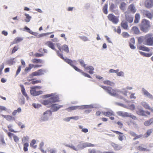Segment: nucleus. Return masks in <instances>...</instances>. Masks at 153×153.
Here are the masks:
<instances>
[{"label": "nucleus", "mask_w": 153, "mask_h": 153, "mask_svg": "<svg viewBox=\"0 0 153 153\" xmlns=\"http://www.w3.org/2000/svg\"><path fill=\"white\" fill-rule=\"evenodd\" d=\"M137 42L139 44L147 46H153V34L149 33L144 36L137 38Z\"/></svg>", "instance_id": "nucleus-1"}, {"label": "nucleus", "mask_w": 153, "mask_h": 153, "mask_svg": "<svg viewBox=\"0 0 153 153\" xmlns=\"http://www.w3.org/2000/svg\"><path fill=\"white\" fill-rule=\"evenodd\" d=\"M58 55L61 58L64 59V61L67 63L68 64L71 65L73 68L77 71L81 73L82 75L85 76L87 77L88 78H91V77L88 74L82 72V70L79 69L75 65L77 64V63L75 61H72L69 59L66 58L64 59L62 54L59 53V51H56Z\"/></svg>", "instance_id": "nucleus-2"}, {"label": "nucleus", "mask_w": 153, "mask_h": 153, "mask_svg": "<svg viewBox=\"0 0 153 153\" xmlns=\"http://www.w3.org/2000/svg\"><path fill=\"white\" fill-rule=\"evenodd\" d=\"M150 26V21L146 19H144L141 22L140 29L143 32L146 33L148 31Z\"/></svg>", "instance_id": "nucleus-3"}, {"label": "nucleus", "mask_w": 153, "mask_h": 153, "mask_svg": "<svg viewBox=\"0 0 153 153\" xmlns=\"http://www.w3.org/2000/svg\"><path fill=\"white\" fill-rule=\"evenodd\" d=\"M59 101V98L56 96H53L46 100H44L42 101L41 103L43 105H46L51 106L53 103Z\"/></svg>", "instance_id": "nucleus-4"}, {"label": "nucleus", "mask_w": 153, "mask_h": 153, "mask_svg": "<svg viewBox=\"0 0 153 153\" xmlns=\"http://www.w3.org/2000/svg\"><path fill=\"white\" fill-rule=\"evenodd\" d=\"M103 89L105 90L109 94L113 96H117V91L116 90L112 89L110 87H106L105 86H101Z\"/></svg>", "instance_id": "nucleus-5"}, {"label": "nucleus", "mask_w": 153, "mask_h": 153, "mask_svg": "<svg viewBox=\"0 0 153 153\" xmlns=\"http://www.w3.org/2000/svg\"><path fill=\"white\" fill-rule=\"evenodd\" d=\"M108 18L109 21L115 24H117L119 22V17L116 16L112 14H109Z\"/></svg>", "instance_id": "nucleus-6"}, {"label": "nucleus", "mask_w": 153, "mask_h": 153, "mask_svg": "<svg viewBox=\"0 0 153 153\" xmlns=\"http://www.w3.org/2000/svg\"><path fill=\"white\" fill-rule=\"evenodd\" d=\"M38 88L39 87L38 86H35L31 88V89L30 91L31 94L33 96H36L42 94V91H36V88Z\"/></svg>", "instance_id": "nucleus-7"}, {"label": "nucleus", "mask_w": 153, "mask_h": 153, "mask_svg": "<svg viewBox=\"0 0 153 153\" xmlns=\"http://www.w3.org/2000/svg\"><path fill=\"white\" fill-rule=\"evenodd\" d=\"M52 114V112L50 110H48L44 112L42 117L41 118V120L44 121L48 119L49 117L51 116Z\"/></svg>", "instance_id": "nucleus-8"}, {"label": "nucleus", "mask_w": 153, "mask_h": 153, "mask_svg": "<svg viewBox=\"0 0 153 153\" xmlns=\"http://www.w3.org/2000/svg\"><path fill=\"white\" fill-rule=\"evenodd\" d=\"M137 113L139 115L145 117H147L148 115H149L150 114V112L145 111L141 109L138 110L137 111Z\"/></svg>", "instance_id": "nucleus-9"}, {"label": "nucleus", "mask_w": 153, "mask_h": 153, "mask_svg": "<svg viewBox=\"0 0 153 153\" xmlns=\"http://www.w3.org/2000/svg\"><path fill=\"white\" fill-rule=\"evenodd\" d=\"M144 6L148 9H150L153 7V0H145Z\"/></svg>", "instance_id": "nucleus-10"}, {"label": "nucleus", "mask_w": 153, "mask_h": 153, "mask_svg": "<svg viewBox=\"0 0 153 153\" xmlns=\"http://www.w3.org/2000/svg\"><path fill=\"white\" fill-rule=\"evenodd\" d=\"M56 104H54L53 103L51 104V106H48V107H51L53 109V111H57L59 108L63 106L62 105H58L56 106L57 105Z\"/></svg>", "instance_id": "nucleus-11"}, {"label": "nucleus", "mask_w": 153, "mask_h": 153, "mask_svg": "<svg viewBox=\"0 0 153 153\" xmlns=\"http://www.w3.org/2000/svg\"><path fill=\"white\" fill-rule=\"evenodd\" d=\"M102 114L103 115L109 117L111 116H114V113L111 110L108 111L106 112H102Z\"/></svg>", "instance_id": "nucleus-12"}, {"label": "nucleus", "mask_w": 153, "mask_h": 153, "mask_svg": "<svg viewBox=\"0 0 153 153\" xmlns=\"http://www.w3.org/2000/svg\"><path fill=\"white\" fill-rule=\"evenodd\" d=\"M113 131L116 134L119 135L118 139L122 141L123 140V138L125 137V136L123 133L116 131Z\"/></svg>", "instance_id": "nucleus-13"}, {"label": "nucleus", "mask_w": 153, "mask_h": 153, "mask_svg": "<svg viewBox=\"0 0 153 153\" xmlns=\"http://www.w3.org/2000/svg\"><path fill=\"white\" fill-rule=\"evenodd\" d=\"M1 116L5 118L7 120L9 121H11L15 120V118L14 117L10 115H4L1 114Z\"/></svg>", "instance_id": "nucleus-14"}, {"label": "nucleus", "mask_w": 153, "mask_h": 153, "mask_svg": "<svg viewBox=\"0 0 153 153\" xmlns=\"http://www.w3.org/2000/svg\"><path fill=\"white\" fill-rule=\"evenodd\" d=\"M143 94L149 98L151 99H153V96L149 93L145 89L143 90Z\"/></svg>", "instance_id": "nucleus-15"}, {"label": "nucleus", "mask_w": 153, "mask_h": 153, "mask_svg": "<svg viewBox=\"0 0 153 153\" xmlns=\"http://www.w3.org/2000/svg\"><path fill=\"white\" fill-rule=\"evenodd\" d=\"M45 45L53 50H55L54 45L51 41H48L45 43Z\"/></svg>", "instance_id": "nucleus-16"}, {"label": "nucleus", "mask_w": 153, "mask_h": 153, "mask_svg": "<svg viewBox=\"0 0 153 153\" xmlns=\"http://www.w3.org/2000/svg\"><path fill=\"white\" fill-rule=\"evenodd\" d=\"M153 123V118L145 121L144 124L145 126H149Z\"/></svg>", "instance_id": "nucleus-17"}, {"label": "nucleus", "mask_w": 153, "mask_h": 153, "mask_svg": "<svg viewBox=\"0 0 153 153\" xmlns=\"http://www.w3.org/2000/svg\"><path fill=\"white\" fill-rule=\"evenodd\" d=\"M23 40V38L21 37H17L15 38L13 41L11 43V45L17 44Z\"/></svg>", "instance_id": "nucleus-18"}, {"label": "nucleus", "mask_w": 153, "mask_h": 153, "mask_svg": "<svg viewBox=\"0 0 153 153\" xmlns=\"http://www.w3.org/2000/svg\"><path fill=\"white\" fill-rule=\"evenodd\" d=\"M128 10L133 13H135L136 11L134 5L133 4H131L129 6Z\"/></svg>", "instance_id": "nucleus-19"}, {"label": "nucleus", "mask_w": 153, "mask_h": 153, "mask_svg": "<svg viewBox=\"0 0 153 153\" xmlns=\"http://www.w3.org/2000/svg\"><path fill=\"white\" fill-rule=\"evenodd\" d=\"M141 104L145 108L148 109L150 110H152V108H151L149 105L146 102H141Z\"/></svg>", "instance_id": "nucleus-20"}, {"label": "nucleus", "mask_w": 153, "mask_h": 153, "mask_svg": "<svg viewBox=\"0 0 153 153\" xmlns=\"http://www.w3.org/2000/svg\"><path fill=\"white\" fill-rule=\"evenodd\" d=\"M138 48L140 50H141L146 52H149L150 51V49L149 48L145 46H141L139 47Z\"/></svg>", "instance_id": "nucleus-21"}, {"label": "nucleus", "mask_w": 153, "mask_h": 153, "mask_svg": "<svg viewBox=\"0 0 153 153\" xmlns=\"http://www.w3.org/2000/svg\"><path fill=\"white\" fill-rule=\"evenodd\" d=\"M144 14L147 17L150 19H152L153 17L152 14L149 11L146 10L144 12Z\"/></svg>", "instance_id": "nucleus-22"}, {"label": "nucleus", "mask_w": 153, "mask_h": 153, "mask_svg": "<svg viewBox=\"0 0 153 153\" xmlns=\"http://www.w3.org/2000/svg\"><path fill=\"white\" fill-rule=\"evenodd\" d=\"M121 27L124 29H127L128 27V25L127 22L125 21H122L121 23Z\"/></svg>", "instance_id": "nucleus-23"}, {"label": "nucleus", "mask_w": 153, "mask_h": 153, "mask_svg": "<svg viewBox=\"0 0 153 153\" xmlns=\"http://www.w3.org/2000/svg\"><path fill=\"white\" fill-rule=\"evenodd\" d=\"M31 62L33 63H43V62L42 60L38 59H33L31 60Z\"/></svg>", "instance_id": "nucleus-24"}, {"label": "nucleus", "mask_w": 153, "mask_h": 153, "mask_svg": "<svg viewBox=\"0 0 153 153\" xmlns=\"http://www.w3.org/2000/svg\"><path fill=\"white\" fill-rule=\"evenodd\" d=\"M140 19V15L139 13H136L135 16V19L134 20V23H137L139 22V21Z\"/></svg>", "instance_id": "nucleus-25"}, {"label": "nucleus", "mask_w": 153, "mask_h": 153, "mask_svg": "<svg viewBox=\"0 0 153 153\" xmlns=\"http://www.w3.org/2000/svg\"><path fill=\"white\" fill-rule=\"evenodd\" d=\"M142 144L141 145L139 146H138L137 147V149L139 151H144V152H146V151H149V150L148 149H147L146 148L143 147L142 146Z\"/></svg>", "instance_id": "nucleus-26"}, {"label": "nucleus", "mask_w": 153, "mask_h": 153, "mask_svg": "<svg viewBox=\"0 0 153 153\" xmlns=\"http://www.w3.org/2000/svg\"><path fill=\"white\" fill-rule=\"evenodd\" d=\"M85 69L87 70H89V73L90 74H92L94 73V72L93 71H94V69L93 67L89 66L85 68Z\"/></svg>", "instance_id": "nucleus-27"}, {"label": "nucleus", "mask_w": 153, "mask_h": 153, "mask_svg": "<svg viewBox=\"0 0 153 153\" xmlns=\"http://www.w3.org/2000/svg\"><path fill=\"white\" fill-rule=\"evenodd\" d=\"M132 30L136 34H139L140 33V31L138 28L136 26L133 27L132 28Z\"/></svg>", "instance_id": "nucleus-28"}, {"label": "nucleus", "mask_w": 153, "mask_h": 153, "mask_svg": "<svg viewBox=\"0 0 153 153\" xmlns=\"http://www.w3.org/2000/svg\"><path fill=\"white\" fill-rule=\"evenodd\" d=\"M152 129H150L147 130L146 133L144 135L145 137L146 138L148 137L152 133Z\"/></svg>", "instance_id": "nucleus-29"}, {"label": "nucleus", "mask_w": 153, "mask_h": 153, "mask_svg": "<svg viewBox=\"0 0 153 153\" xmlns=\"http://www.w3.org/2000/svg\"><path fill=\"white\" fill-rule=\"evenodd\" d=\"M33 68L32 64H29L28 67L25 68V72L26 73H27L28 72L30 71L31 69Z\"/></svg>", "instance_id": "nucleus-30"}, {"label": "nucleus", "mask_w": 153, "mask_h": 153, "mask_svg": "<svg viewBox=\"0 0 153 153\" xmlns=\"http://www.w3.org/2000/svg\"><path fill=\"white\" fill-rule=\"evenodd\" d=\"M25 15L26 17V18L25 19V21L26 22H29L31 18V17L30 16L29 14L26 13L25 14Z\"/></svg>", "instance_id": "nucleus-31"}, {"label": "nucleus", "mask_w": 153, "mask_h": 153, "mask_svg": "<svg viewBox=\"0 0 153 153\" xmlns=\"http://www.w3.org/2000/svg\"><path fill=\"white\" fill-rule=\"evenodd\" d=\"M20 86L21 88V92H22V93L25 97H27V95L25 91V90L23 85H21Z\"/></svg>", "instance_id": "nucleus-32"}, {"label": "nucleus", "mask_w": 153, "mask_h": 153, "mask_svg": "<svg viewBox=\"0 0 153 153\" xmlns=\"http://www.w3.org/2000/svg\"><path fill=\"white\" fill-rule=\"evenodd\" d=\"M62 50H64L67 53H68L69 52V50L68 47L66 45H63L62 49Z\"/></svg>", "instance_id": "nucleus-33"}, {"label": "nucleus", "mask_w": 153, "mask_h": 153, "mask_svg": "<svg viewBox=\"0 0 153 153\" xmlns=\"http://www.w3.org/2000/svg\"><path fill=\"white\" fill-rule=\"evenodd\" d=\"M21 109L20 108H18L17 110H15L13 111V112L12 113V115L13 116H15L16 115L17 113H19L21 112Z\"/></svg>", "instance_id": "nucleus-34"}, {"label": "nucleus", "mask_w": 153, "mask_h": 153, "mask_svg": "<svg viewBox=\"0 0 153 153\" xmlns=\"http://www.w3.org/2000/svg\"><path fill=\"white\" fill-rule=\"evenodd\" d=\"M126 5V3L124 2H122L121 3L120 8L121 10H124Z\"/></svg>", "instance_id": "nucleus-35"}, {"label": "nucleus", "mask_w": 153, "mask_h": 153, "mask_svg": "<svg viewBox=\"0 0 153 153\" xmlns=\"http://www.w3.org/2000/svg\"><path fill=\"white\" fill-rule=\"evenodd\" d=\"M122 35L124 38H128L130 36V35L126 32H123L122 33Z\"/></svg>", "instance_id": "nucleus-36"}, {"label": "nucleus", "mask_w": 153, "mask_h": 153, "mask_svg": "<svg viewBox=\"0 0 153 153\" xmlns=\"http://www.w3.org/2000/svg\"><path fill=\"white\" fill-rule=\"evenodd\" d=\"M111 144L114 149L117 150L118 148L119 145L118 144L113 142L111 143Z\"/></svg>", "instance_id": "nucleus-37"}, {"label": "nucleus", "mask_w": 153, "mask_h": 153, "mask_svg": "<svg viewBox=\"0 0 153 153\" xmlns=\"http://www.w3.org/2000/svg\"><path fill=\"white\" fill-rule=\"evenodd\" d=\"M37 72L38 74H39L38 75L40 76L44 74L45 71L44 69H42L38 70Z\"/></svg>", "instance_id": "nucleus-38"}, {"label": "nucleus", "mask_w": 153, "mask_h": 153, "mask_svg": "<svg viewBox=\"0 0 153 153\" xmlns=\"http://www.w3.org/2000/svg\"><path fill=\"white\" fill-rule=\"evenodd\" d=\"M107 8L108 4H105L104 7H103V13L105 14H107L108 13Z\"/></svg>", "instance_id": "nucleus-39"}, {"label": "nucleus", "mask_w": 153, "mask_h": 153, "mask_svg": "<svg viewBox=\"0 0 153 153\" xmlns=\"http://www.w3.org/2000/svg\"><path fill=\"white\" fill-rule=\"evenodd\" d=\"M78 107H79L78 106H72L68 108L67 109L69 111H70L71 110H76L78 108Z\"/></svg>", "instance_id": "nucleus-40"}, {"label": "nucleus", "mask_w": 153, "mask_h": 153, "mask_svg": "<svg viewBox=\"0 0 153 153\" xmlns=\"http://www.w3.org/2000/svg\"><path fill=\"white\" fill-rule=\"evenodd\" d=\"M103 83L107 85H112V84H113V83L110 81L109 80H105L103 81Z\"/></svg>", "instance_id": "nucleus-41"}, {"label": "nucleus", "mask_w": 153, "mask_h": 153, "mask_svg": "<svg viewBox=\"0 0 153 153\" xmlns=\"http://www.w3.org/2000/svg\"><path fill=\"white\" fill-rule=\"evenodd\" d=\"M29 146L28 143H26L24 144L23 150L25 152H26L28 150L27 147Z\"/></svg>", "instance_id": "nucleus-42"}, {"label": "nucleus", "mask_w": 153, "mask_h": 153, "mask_svg": "<svg viewBox=\"0 0 153 153\" xmlns=\"http://www.w3.org/2000/svg\"><path fill=\"white\" fill-rule=\"evenodd\" d=\"M79 62L81 65L84 68H86V65L85 64L84 61L82 59H79Z\"/></svg>", "instance_id": "nucleus-43"}, {"label": "nucleus", "mask_w": 153, "mask_h": 153, "mask_svg": "<svg viewBox=\"0 0 153 153\" xmlns=\"http://www.w3.org/2000/svg\"><path fill=\"white\" fill-rule=\"evenodd\" d=\"M126 19L129 23H131L133 22V19L132 17H126Z\"/></svg>", "instance_id": "nucleus-44"}, {"label": "nucleus", "mask_w": 153, "mask_h": 153, "mask_svg": "<svg viewBox=\"0 0 153 153\" xmlns=\"http://www.w3.org/2000/svg\"><path fill=\"white\" fill-rule=\"evenodd\" d=\"M143 136V135L140 134L139 135H137V134L136 135V136H135L133 139V140H135L137 139H139L141 137H142Z\"/></svg>", "instance_id": "nucleus-45"}, {"label": "nucleus", "mask_w": 153, "mask_h": 153, "mask_svg": "<svg viewBox=\"0 0 153 153\" xmlns=\"http://www.w3.org/2000/svg\"><path fill=\"white\" fill-rule=\"evenodd\" d=\"M39 74H38L37 71L34 72H33L30 75V76L31 77H33L35 76H39Z\"/></svg>", "instance_id": "nucleus-46"}, {"label": "nucleus", "mask_w": 153, "mask_h": 153, "mask_svg": "<svg viewBox=\"0 0 153 153\" xmlns=\"http://www.w3.org/2000/svg\"><path fill=\"white\" fill-rule=\"evenodd\" d=\"M13 63V60L12 59H9L7 61V64L12 65Z\"/></svg>", "instance_id": "nucleus-47"}, {"label": "nucleus", "mask_w": 153, "mask_h": 153, "mask_svg": "<svg viewBox=\"0 0 153 153\" xmlns=\"http://www.w3.org/2000/svg\"><path fill=\"white\" fill-rule=\"evenodd\" d=\"M18 48L17 46H15L14 47L12 50V53H14L18 50Z\"/></svg>", "instance_id": "nucleus-48"}, {"label": "nucleus", "mask_w": 153, "mask_h": 153, "mask_svg": "<svg viewBox=\"0 0 153 153\" xmlns=\"http://www.w3.org/2000/svg\"><path fill=\"white\" fill-rule=\"evenodd\" d=\"M85 146L86 147H94V144L89 143H86Z\"/></svg>", "instance_id": "nucleus-49"}, {"label": "nucleus", "mask_w": 153, "mask_h": 153, "mask_svg": "<svg viewBox=\"0 0 153 153\" xmlns=\"http://www.w3.org/2000/svg\"><path fill=\"white\" fill-rule=\"evenodd\" d=\"M4 63H2L1 65H0V75H1L2 73V71L4 68Z\"/></svg>", "instance_id": "nucleus-50"}, {"label": "nucleus", "mask_w": 153, "mask_h": 153, "mask_svg": "<svg viewBox=\"0 0 153 153\" xmlns=\"http://www.w3.org/2000/svg\"><path fill=\"white\" fill-rule=\"evenodd\" d=\"M11 126L10 125H9L7 127L8 128H9V131H10L13 132H16V131H15L13 129L11 128Z\"/></svg>", "instance_id": "nucleus-51"}, {"label": "nucleus", "mask_w": 153, "mask_h": 153, "mask_svg": "<svg viewBox=\"0 0 153 153\" xmlns=\"http://www.w3.org/2000/svg\"><path fill=\"white\" fill-rule=\"evenodd\" d=\"M79 118V117L78 116H75V117H72L68 118V120L69 121L71 119H74L76 120H78Z\"/></svg>", "instance_id": "nucleus-52"}, {"label": "nucleus", "mask_w": 153, "mask_h": 153, "mask_svg": "<svg viewBox=\"0 0 153 153\" xmlns=\"http://www.w3.org/2000/svg\"><path fill=\"white\" fill-rule=\"evenodd\" d=\"M36 57H41L43 56V54L42 53H36L34 55Z\"/></svg>", "instance_id": "nucleus-53"}, {"label": "nucleus", "mask_w": 153, "mask_h": 153, "mask_svg": "<svg viewBox=\"0 0 153 153\" xmlns=\"http://www.w3.org/2000/svg\"><path fill=\"white\" fill-rule=\"evenodd\" d=\"M32 65L33 68H39L42 66V65H33L32 64Z\"/></svg>", "instance_id": "nucleus-54"}, {"label": "nucleus", "mask_w": 153, "mask_h": 153, "mask_svg": "<svg viewBox=\"0 0 153 153\" xmlns=\"http://www.w3.org/2000/svg\"><path fill=\"white\" fill-rule=\"evenodd\" d=\"M115 31L117 32L118 34H120L121 32V30L120 26H118L116 30V29H114Z\"/></svg>", "instance_id": "nucleus-55"}, {"label": "nucleus", "mask_w": 153, "mask_h": 153, "mask_svg": "<svg viewBox=\"0 0 153 153\" xmlns=\"http://www.w3.org/2000/svg\"><path fill=\"white\" fill-rule=\"evenodd\" d=\"M21 70V66H20L19 67L18 69H17L16 73V76H17L19 73H20V71Z\"/></svg>", "instance_id": "nucleus-56"}, {"label": "nucleus", "mask_w": 153, "mask_h": 153, "mask_svg": "<svg viewBox=\"0 0 153 153\" xmlns=\"http://www.w3.org/2000/svg\"><path fill=\"white\" fill-rule=\"evenodd\" d=\"M131 116V114L128 112H124L123 117H130Z\"/></svg>", "instance_id": "nucleus-57"}, {"label": "nucleus", "mask_w": 153, "mask_h": 153, "mask_svg": "<svg viewBox=\"0 0 153 153\" xmlns=\"http://www.w3.org/2000/svg\"><path fill=\"white\" fill-rule=\"evenodd\" d=\"M118 71H119L118 69L114 70L113 69H111L109 70V72L110 73H116Z\"/></svg>", "instance_id": "nucleus-58"}, {"label": "nucleus", "mask_w": 153, "mask_h": 153, "mask_svg": "<svg viewBox=\"0 0 153 153\" xmlns=\"http://www.w3.org/2000/svg\"><path fill=\"white\" fill-rule=\"evenodd\" d=\"M50 153H56V150L55 149H51L48 150Z\"/></svg>", "instance_id": "nucleus-59"}, {"label": "nucleus", "mask_w": 153, "mask_h": 153, "mask_svg": "<svg viewBox=\"0 0 153 153\" xmlns=\"http://www.w3.org/2000/svg\"><path fill=\"white\" fill-rule=\"evenodd\" d=\"M117 75L119 76H123V72L122 71H120L119 72V71H118L116 73Z\"/></svg>", "instance_id": "nucleus-60"}, {"label": "nucleus", "mask_w": 153, "mask_h": 153, "mask_svg": "<svg viewBox=\"0 0 153 153\" xmlns=\"http://www.w3.org/2000/svg\"><path fill=\"white\" fill-rule=\"evenodd\" d=\"M41 80H36L35 81H32L31 82V83L33 84H35L36 83H41Z\"/></svg>", "instance_id": "nucleus-61"}, {"label": "nucleus", "mask_w": 153, "mask_h": 153, "mask_svg": "<svg viewBox=\"0 0 153 153\" xmlns=\"http://www.w3.org/2000/svg\"><path fill=\"white\" fill-rule=\"evenodd\" d=\"M134 94H135L134 93H131L130 96V98L135 99L136 98V97L134 96Z\"/></svg>", "instance_id": "nucleus-62"}, {"label": "nucleus", "mask_w": 153, "mask_h": 153, "mask_svg": "<svg viewBox=\"0 0 153 153\" xmlns=\"http://www.w3.org/2000/svg\"><path fill=\"white\" fill-rule=\"evenodd\" d=\"M152 55V53L150 52L149 53H146L145 56L146 57H149L151 56Z\"/></svg>", "instance_id": "nucleus-63"}, {"label": "nucleus", "mask_w": 153, "mask_h": 153, "mask_svg": "<svg viewBox=\"0 0 153 153\" xmlns=\"http://www.w3.org/2000/svg\"><path fill=\"white\" fill-rule=\"evenodd\" d=\"M130 42L129 44H134L135 43V41L134 39V38H131L130 39Z\"/></svg>", "instance_id": "nucleus-64"}]
</instances>
